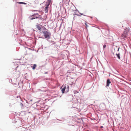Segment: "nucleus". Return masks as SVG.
<instances>
[{
    "label": "nucleus",
    "instance_id": "12",
    "mask_svg": "<svg viewBox=\"0 0 131 131\" xmlns=\"http://www.w3.org/2000/svg\"><path fill=\"white\" fill-rule=\"evenodd\" d=\"M38 17H31L30 18V19L31 20H32L34 19H35L36 18H38Z\"/></svg>",
    "mask_w": 131,
    "mask_h": 131
},
{
    "label": "nucleus",
    "instance_id": "18",
    "mask_svg": "<svg viewBox=\"0 0 131 131\" xmlns=\"http://www.w3.org/2000/svg\"><path fill=\"white\" fill-rule=\"evenodd\" d=\"M81 14V15H82V14Z\"/></svg>",
    "mask_w": 131,
    "mask_h": 131
},
{
    "label": "nucleus",
    "instance_id": "11",
    "mask_svg": "<svg viewBox=\"0 0 131 131\" xmlns=\"http://www.w3.org/2000/svg\"><path fill=\"white\" fill-rule=\"evenodd\" d=\"M116 55H117V57L119 59H120V57L119 54H116Z\"/></svg>",
    "mask_w": 131,
    "mask_h": 131
},
{
    "label": "nucleus",
    "instance_id": "6",
    "mask_svg": "<svg viewBox=\"0 0 131 131\" xmlns=\"http://www.w3.org/2000/svg\"><path fill=\"white\" fill-rule=\"evenodd\" d=\"M36 27L37 28V29L38 30H41V27L38 25H36Z\"/></svg>",
    "mask_w": 131,
    "mask_h": 131
},
{
    "label": "nucleus",
    "instance_id": "7",
    "mask_svg": "<svg viewBox=\"0 0 131 131\" xmlns=\"http://www.w3.org/2000/svg\"><path fill=\"white\" fill-rule=\"evenodd\" d=\"M36 67V65L35 64H34L33 65V66H32V69H34Z\"/></svg>",
    "mask_w": 131,
    "mask_h": 131
},
{
    "label": "nucleus",
    "instance_id": "1",
    "mask_svg": "<svg viewBox=\"0 0 131 131\" xmlns=\"http://www.w3.org/2000/svg\"><path fill=\"white\" fill-rule=\"evenodd\" d=\"M43 32L45 38L47 39L50 38L51 34L49 32L47 31H44Z\"/></svg>",
    "mask_w": 131,
    "mask_h": 131
},
{
    "label": "nucleus",
    "instance_id": "9",
    "mask_svg": "<svg viewBox=\"0 0 131 131\" xmlns=\"http://www.w3.org/2000/svg\"><path fill=\"white\" fill-rule=\"evenodd\" d=\"M18 4H26V3H25L23 2H19L18 3H17Z\"/></svg>",
    "mask_w": 131,
    "mask_h": 131
},
{
    "label": "nucleus",
    "instance_id": "13",
    "mask_svg": "<svg viewBox=\"0 0 131 131\" xmlns=\"http://www.w3.org/2000/svg\"><path fill=\"white\" fill-rule=\"evenodd\" d=\"M106 45H104L103 46V48H105L106 47Z\"/></svg>",
    "mask_w": 131,
    "mask_h": 131
},
{
    "label": "nucleus",
    "instance_id": "5",
    "mask_svg": "<svg viewBox=\"0 0 131 131\" xmlns=\"http://www.w3.org/2000/svg\"><path fill=\"white\" fill-rule=\"evenodd\" d=\"M111 83V82L110 81L109 79H107V86H108L109 85V84H110Z\"/></svg>",
    "mask_w": 131,
    "mask_h": 131
},
{
    "label": "nucleus",
    "instance_id": "3",
    "mask_svg": "<svg viewBox=\"0 0 131 131\" xmlns=\"http://www.w3.org/2000/svg\"><path fill=\"white\" fill-rule=\"evenodd\" d=\"M66 88V84H63L61 88V91H62V93H64L65 90Z\"/></svg>",
    "mask_w": 131,
    "mask_h": 131
},
{
    "label": "nucleus",
    "instance_id": "16",
    "mask_svg": "<svg viewBox=\"0 0 131 131\" xmlns=\"http://www.w3.org/2000/svg\"><path fill=\"white\" fill-rule=\"evenodd\" d=\"M38 15V13H37V14H35L34 15Z\"/></svg>",
    "mask_w": 131,
    "mask_h": 131
},
{
    "label": "nucleus",
    "instance_id": "15",
    "mask_svg": "<svg viewBox=\"0 0 131 131\" xmlns=\"http://www.w3.org/2000/svg\"><path fill=\"white\" fill-rule=\"evenodd\" d=\"M20 105L22 106H23V104L22 103H20Z\"/></svg>",
    "mask_w": 131,
    "mask_h": 131
},
{
    "label": "nucleus",
    "instance_id": "2",
    "mask_svg": "<svg viewBox=\"0 0 131 131\" xmlns=\"http://www.w3.org/2000/svg\"><path fill=\"white\" fill-rule=\"evenodd\" d=\"M127 35V32L126 30H124L122 35V37L123 39H125L126 38Z\"/></svg>",
    "mask_w": 131,
    "mask_h": 131
},
{
    "label": "nucleus",
    "instance_id": "17",
    "mask_svg": "<svg viewBox=\"0 0 131 131\" xmlns=\"http://www.w3.org/2000/svg\"><path fill=\"white\" fill-rule=\"evenodd\" d=\"M76 15H77V16H80V15H78V14H76Z\"/></svg>",
    "mask_w": 131,
    "mask_h": 131
},
{
    "label": "nucleus",
    "instance_id": "4",
    "mask_svg": "<svg viewBox=\"0 0 131 131\" xmlns=\"http://www.w3.org/2000/svg\"><path fill=\"white\" fill-rule=\"evenodd\" d=\"M49 4H47L45 5L46 7L45 9V12L46 13H47L48 10V7Z\"/></svg>",
    "mask_w": 131,
    "mask_h": 131
},
{
    "label": "nucleus",
    "instance_id": "14",
    "mask_svg": "<svg viewBox=\"0 0 131 131\" xmlns=\"http://www.w3.org/2000/svg\"><path fill=\"white\" fill-rule=\"evenodd\" d=\"M48 1L49 2V3L51 2V0H48Z\"/></svg>",
    "mask_w": 131,
    "mask_h": 131
},
{
    "label": "nucleus",
    "instance_id": "8",
    "mask_svg": "<svg viewBox=\"0 0 131 131\" xmlns=\"http://www.w3.org/2000/svg\"><path fill=\"white\" fill-rule=\"evenodd\" d=\"M67 90V91L68 92L69 90V86L68 85H67V87L66 88Z\"/></svg>",
    "mask_w": 131,
    "mask_h": 131
},
{
    "label": "nucleus",
    "instance_id": "10",
    "mask_svg": "<svg viewBox=\"0 0 131 131\" xmlns=\"http://www.w3.org/2000/svg\"><path fill=\"white\" fill-rule=\"evenodd\" d=\"M85 24L86 26V29H87V27H88V26L87 24V22L86 21L85 22Z\"/></svg>",
    "mask_w": 131,
    "mask_h": 131
}]
</instances>
